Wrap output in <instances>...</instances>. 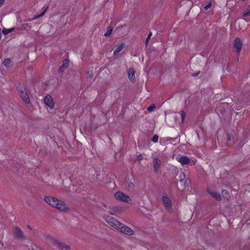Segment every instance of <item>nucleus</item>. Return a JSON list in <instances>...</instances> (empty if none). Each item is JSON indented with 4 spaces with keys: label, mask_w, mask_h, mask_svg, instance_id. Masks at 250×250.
I'll return each instance as SVG.
<instances>
[{
    "label": "nucleus",
    "mask_w": 250,
    "mask_h": 250,
    "mask_svg": "<svg viewBox=\"0 0 250 250\" xmlns=\"http://www.w3.org/2000/svg\"><path fill=\"white\" fill-rule=\"evenodd\" d=\"M106 223L113 229L128 235H132L134 233L133 230L129 227L118 221L116 219L107 216L104 217Z\"/></svg>",
    "instance_id": "nucleus-1"
},
{
    "label": "nucleus",
    "mask_w": 250,
    "mask_h": 250,
    "mask_svg": "<svg viewBox=\"0 0 250 250\" xmlns=\"http://www.w3.org/2000/svg\"><path fill=\"white\" fill-rule=\"evenodd\" d=\"M44 201L53 208L63 212H67L70 208L63 201L50 196H45Z\"/></svg>",
    "instance_id": "nucleus-2"
},
{
    "label": "nucleus",
    "mask_w": 250,
    "mask_h": 250,
    "mask_svg": "<svg viewBox=\"0 0 250 250\" xmlns=\"http://www.w3.org/2000/svg\"><path fill=\"white\" fill-rule=\"evenodd\" d=\"M50 239L51 243L55 246L57 247L58 249L61 250H69L70 247L67 245L65 243L60 241L56 238L50 236Z\"/></svg>",
    "instance_id": "nucleus-3"
},
{
    "label": "nucleus",
    "mask_w": 250,
    "mask_h": 250,
    "mask_svg": "<svg viewBox=\"0 0 250 250\" xmlns=\"http://www.w3.org/2000/svg\"><path fill=\"white\" fill-rule=\"evenodd\" d=\"M115 198L121 201H123L128 204L132 203V200L130 197L122 191H117L115 194Z\"/></svg>",
    "instance_id": "nucleus-4"
},
{
    "label": "nucleus",
    "mask_w": 250,
    "mask_h": 250,
    "mask_svg": "<svg viewBox=\"0 0 250 250\" xmlns=\"http://www.w3.org/2000/svg\"><path fill=\"white\" fill-rule=\"evenodd\" d=\"M13 234L14 237L16 239L21 240H25L26 239L23 231L21 228L17 226L14 227L13 229Z\"/></svg>",
    "instance_id": "nucleus-5"
},
{
    "label": "nucleus",
    "mask_w": 250,
    "mask_h": 250,
    "mask_svg": "<svg viewBox=\"0 0 250 250\" xmlns=\"http://www.w3.org/2000/svg\"><path fill=\"white\" fill-rule=\"evenodd\" d=\"M162 201L165 207L167 210L172 209V202L171 200L166 195H163L162 197Z\"/></svg>",
    "instance_id": "nucleus-6"
},
{
    "label": "nucleus",
    "mask_w": 250,
    "mask_h": 250,
    "mask_svg": "<svg viewBox=\"0 0 250 250\" xmlns=\"http://www.w3.org/2000/svg\"><path fill=\"white\" fill-rule=\"evenodd\" d=\"M176 160L179 162L183 166L187 165L190 164L191 162V160L189 157L184 156H177Z\"/></svg>",
    "instance_id": "nucleus-7"
},
{
    "label": "nucleus",
    "mask_w": 250,
    "mask_h": 250,
    "mask_svg": "<svg viewBox=\"0 0 250 250\" xmlns=\"http://www.w3.org/2000/svg\"><path fill=\"white\" fill-rule=\"evenodd\" d=\"M152 163L154 167V171L155 172H157L160 167L162 161L159 158L156 157H153Z\"/></svg>",
    "instance_id": "nucleus-8"
},
{
    "label": "nucleus",
    "mask_w": 250,
    "mask_h": 250,
    "mask_svg": "<svg viewBox=\"0 0 250 250\" xmlns=\"http://www.w3.org/2000/svg\"><path fill=\"white\" fill-rule=\"evenodd\" d=\"M44 104L48 106L50 108L53 109L54 106V104L53 102L52 97L49 95L45 96L44 98Z\"/></svg>",
    "instance_id": "nucleus-9"
},
{
    "label": "nucleus",
    "mask_w": 250,
    "mask_h": 250,
    "mask_svg": "<svg viewBox=\"0 0 250 250\" xmlns=\"http://www.w3.org/2000/svg\"><path fill=\"white\" fill-rule=\"evenodd\" d=\"M234 48L237 53H239L242 47V43L239 38H236L234 42Z\"/></svg>",
    "instance_id": "nucleus-10"
},
{
    "label": "nucleus",
    "mask_w": 250,
    "mask_h": 250,
    "mask_svg": "<svg viewBox=\"0 0 250 250\" xmlns=\"http://www.w3.org/2000/svg\"><path fill=\"white\" fill-rule=\"evenodd\" d=\"M208 194L211 195L212 197L214 198L217 201H220L221 199V195L216 192V191L210 189H208Z\"/></svg>",
    "instance_id": "nucleus-11"
},
{
    "label": "nucleus",
    "mask_w": 250,
    "mask_h": 250,
    "mask_svg": "<svg viewBox=\"0 0 250 250\" xmlns=\"http://www.w3.org/2000/svg\"><path fill=\"white\" fill-rule=\"evenodd\" d=\"M69 65V62L68 60L65 59L63 61L62 64L59 67L58 72L59 73H62L63 70L66 69Z\"/></svg>",
    "instance_id": "nucleus-12"
},
{
    "label": "nucleus",
    "mask_w": 250,
    "mask_h": 250,
    "mask_svg": "<svg viewBox=\"0 0 250 250\" xmlns=\"http://www.w3.org/2000/svg\"><path fill=\"white\" fill-rule=\"evenodd\" d=\"M128 77L129 80L133 82L135 80V72L133 69L130 68L128 70Z\"/></svg>",
    "instance_id": "nucleus-13"
},
{
    "label": "nucleus",
    "mask_w": 250,
    "mask_h": 250,
    "mask_svg": "<svg viewBox=\"0 0 250 250\" xmlns=\"http://www.w3.org/2000/svg\"><path fill=\"white\" fill-rule=\"evenodd\" d=\"M20 96L22 99L27 103H29L30 99L27 93L23 90L20 91Z\"/></svg>",
    "instance_id": "nucleus-14"
},
{
    "label": "nucleus",
    "mask_w": 250,
    "mask_h": 250,
    "mask_svg": "<svg viewBox=\"0 0 250 250\" xmlns=\"http://www.w3.org/2000/svg\"><path fill=\"white\" fill-rule=\"evenodd\" d=\"M125 44L124 43H120L117 45V47L114 51L113 54L117 55L122 49L124 48Z\"/></svg>",
    "instance_id": "nucleus-15"
},
{
    "label": "nucleus",
    "mask_w": 250,
    "mask_h": 250,
    "mask_svg": "<svg viewBox=\"0 0 250 250\" xmlns=\"http://www.w3.org/2000/svg\"><path fill=\"white\" fill-rule=\"evenodd\" d=\"M15 29V28L14 27H12L9 29H6L4 28L2 30V32L4 35H6L14 31Z\"/></svg>",
    "instance_id": "nucleus-16"
},
{
    "label": "nucleus",
    "mask_w": 250,
    "mask_h": 250,
    "mask_svg": "<svg viewBox=\"0 0 250 250\" xmlns=\"http://www.w3.org/2000/svg\"><path fill=\"white\" fill-rule=\"evenodd\" d=\"M222 196L224 197V199H226L227 200H229V192L226 190H223L222 191Z\"/></svg>",
    "instance_id": "nucleus-17"
},
{
    "label": "nucleus",
    "mask_w": 250,
    "mask_h": 250,
    "mask_svg": "<svg viewBox=\"0 0 250 250\" xmlns=\"http://www.w3.org/2000/svg\"><path fill=\"white\" fill-rule=\"evenodd\" d=\"M11 61L9 59H6L3 61V64L5 67H9V64L11 63Z\"/></svg>",
    "instance_id": "nucleus-18"
},
{
    "label": "nucleus",
    "mask_w": 250,
    "mask_h": 250,
    "mask_svg": "<svg viewBox=\"0 0 250 250\" xmlns=\"http://www.w3.org/2000/svg\"><path fill=\"white\" fill-rule=\"evenodd\" d=\"M112 31V27H108L107 31L104 34V36L106 37L109 36L110 35Z\"/></svg>",
    "instance_id": "nucleus-19"
},
{
    "label": "nucleus",
    "mask_w": 250,
    "mask_h": 250,
    "mask_svg": "<svg viewBox=\"0 0 250 250\" xmlns=\"http://www.w3.org/2000/svg\"><path fill=\"white\" fill-rule=\"evenodd\" d=\"M43 17V14H39V15H36V16H35L32 19H30V20H28V21H33V20H35L40 17Z\"/></svg>",
    "instance_id": "nucleus-20"
},
{
    "label": "nucleus",
    "mask_w": 250,
    "mask_h": 250,
    "mask_svg": "<svg viewBox=\"0 0 250 250\" xmlns=\"http://www.w3.org/2000/svg\"><path fill=\"white\" fill-rule=\"evenodd\" d=\"M180 115H181V117L182 121L183 123L184 121L185 116H186L185 112L184 111H183V110L181 111H180Z\"/></svg>",
    "instance_id": "nucleus-21"
},
{
    "label": "nucleus",
    "mask_w": 250,
    "mask_h": 250,
    "mask_svg": "<svg viewBox=\"0 0 250 250\" xmlns=\"http://www.w3.org/2000/svg\"><path fill=\"white\" fill-rule=\"evenodd\" d=\"M134 185L133 183L129 182L128 183V185H127V188L128 190H130L134 188Z\"/></svg>",
    "instance_id": "nucleus-22"
},
{
    "label": "nucleus",
    "mask_w": 250,
    "mask_h": 250,
    "mask_svg": "<svg viewBox=\"0 0 250 250\" xmlns=\"http://www.w3.org/2000/svg\"><path fill=\"white\" fill-rule=\"evenodd\" d=\"M155 108V105H151L147 108V110L149 112L153 111Z\"/></svg>",
    "instance_id": "nucleus-23"
},
{
    "label": "nucleus",
    "mask_w": 250,
    "mask_h": 250,
    "mask_svg": "<svg viewBox=\"0 0 250 250\" xmlns=\"http://www.w3.org/2000/svg\"><path fill=\"white\" fill-rule=\"evenodd\" d=\"M152 141L154 143L157 142L158 141V136L154 135L152 138Z\"/></svg>",
    "instance_id": "nucleus-24"
},
{
    "label": "nucleus",
    "mask_w": 250,
    "mask_h": 250,
    "mask_svg": "<svg viewBox=\"0 0 250 250\" xmlns=\"http://www.w3.org/2000/svg\"><path fill=\"white\" fill-rule=\"evenodd\" d=\"M185 175L183 173H181L179 176V178H180V182H182L183 181V179L185 178Z\"/></svg>",
    "instance_id": "nucleus-25"
},
{
    "label": "nucleus",
    "mask_w": 250,
    "mask_h": 250,
    "mask_svg": "<svg viewBox=\"0 0 250 250\" xmlns=\"http://www.w3.org/2000/svg\"><path fill=\"white\" fill-rule=\"evenodd\" d=\"M211 6V3L209 2L208 3V4H207L205 7H204V9L205 10H208L209 8H210Z\"/></svg>",
    "instance_id": "nucleus-26"
},
{
    "label": "nucleus",
    "mask_w": 250,
    "mask_h": 250,
    "mask_svg": "<svg viewBox=\"0 0 250 250\" xmlns=\"http://www.w3.org/2000/svg\"><path fill=\"white\" fill-rule=\"evenodd\" d=\"M250 15V10H248L244 13L243 16L244 17H248Z\"/></svg>",
    "instance_id": "nucleus-27"
},
{
    "label": "nucleus",
    "mask_w": 250,
    "mask_h": 250,
    "mask_svg": "<svg viewBox=\"0 0 250 250\" xmlns=\"http://www.w3.org/2000/svg\"><path fill=\"white\" fill-rule=\"evenodd\" d=\"M117 212H120V211L118 209H114L110 212V214L112 215H115Z\"/></svg>",
    "instance_id": "nucleus-28"
},
{
    "label": "nucleus",
    "mask_w": 250,
    "mask_h": 250,
    "mask_svg": "<svg viewBox=\"0 0 250 250\" xmlns=\"http://www.w3.org/2000/svg\"><path fill=\"white\" fill-rule=\"evenodd\" d=\"M48 9V7H43L42 8V12L41 14H43V16H44V14L46 13Z\"/></svg>",
    "instance_id": "nucleus-29"
},
{
    "label": "nucleus",
    "mask_w": 250,
    "mask_h": 250,
    "mask_svg": "<svg viewBox=\"0 0 250 250\" xmlns=\"http://www.w3.org/2000/svg\"><path fill=\"white\" fill-rule=\"evenodd\" d=\"M151 36H152V33H151V32H150V33L148 34V36H147V39H146V44L147 43V42H148V40H149V39L151 37Z\"/></svg>",
    "instance_id": "nucleus-30"
},
{
    "label": "nucleus",
    "mask_w": 250,
    "mask_h": 250,
    "mask_svg": "<svg viewBox=\"0 0 250 250\" xmlns=\"http://www.w3.org/2000/svg\"><path fill=\"white\" fill-rule=\"evenodd\" d=\"M143 159V157L142 155H140L138 156V159L139 161H141Z\"/></svg>",
    "instance_id": "nucleus-31"
},
{
    "label": "nucleus",
    "mask_w": 250,
    "mask_h": 250,
    "mask_svg": "<svg viewBox=\"0 0 250 250\" xmlns=\"http://www.w3.org/2000/svg\"><path fill=\"white\" fill-rule=\"evenodd\" d=\"M4 0H0V7L1 6L2 4L4 2Z\"/></svg>",
    "instance_id": "nucleus-32"
},
{
    "label": "nucleus",
    "mask_w": 250,
    "mask_h": 250,
    "mask_svg": "<svg viewBox=\"0 0 250 250\" xmlns=\"http://www.w3.org/2000/svg\"><path fill=\"white\" fill-rule=\"evenodd\" d=\"M27 228H28V229H31V230L32 229V228L31 227V226H29V225H27Z\"/></svg>",
    "instance_id": "nucleus-33"
},
{
    "label": "nucleus",
    "mask_w": 250,
    "mask_h": 250,
    "mask_svg": "<svg viewBox=\"0 0 250 250\" xmlns=\"http://www.w3.org/2000/svg\"><path fill=\"white\" fill-rule=\"evenodd\" d=\"M228 140H229V141H230V136H228Z\"/></svg>",
    "instance_id": "nucleus-34"
}]
</instances>
